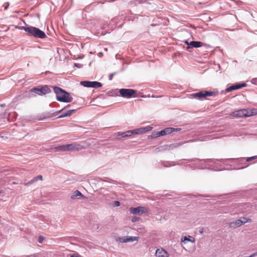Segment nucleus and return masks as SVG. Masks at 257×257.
I'll list each match as a JSON object with an SVG mask.
<instances>
[{
  "instance_id": "f257e3e1",
  "label": "nucleus",
  "mask_w": 257,
  "mask_h": 257,
  "mask_svg": "<svg viewBox=\"0 0 257 257\" xmlns=\"http://www.w3.org/2000/svg\"><path fill=\"white\" fill-rule=\"evenodd\" d=\"M53 89L58 101L63 102H70L73 100V98L70 94L62 88L54 86Z\"/></svg>"
},
{
  "instance_id": "f03ea898",
  "label": "nucleus",
  "mask_w": 257,
  "mask_h": 257,
  "mask_svg": "<svg viewBox=\"0 0 257 257\" xmlns=\"http://www.w3.org/2000/svg\"><path fill=\"white\" fill-rule=\"evenodd\" d=\"M257 114V109L255 108L238 110L232 113V115L238 117H248Z\"/></svg>"
},
{
  "instance_id": "7ed1b4c3",
  "label": "nucleus",
  "mask_w": 257,
  "mask_h": 257,
  "mask_svg": "<svg viewBox=\"0 0 257 257\" xmlns=\"http://www.w3.org/2000/svg\"><path fill=\"white\" fill-rule=\"evenodd\" d=\"M27 34L30 36L40 39H43L46 37L45 33L43 31L32 26H29Z\"/></svg>"
},
{
  "instance_id": "20e7f679",
  "label": "nucleus",
  "mask_w": 257,
  "mask_h": 257,
  "mask_svg": "<svg viewBox=\"0 0 257 257\" xmlns=\"http://www.w3.org/2000/svg\"><path fill=\"white\" fill-rule=\"evenodd\" d=\"M119 92L121 97L130 98L136 96L137 91L133 89L122 88L119 89Z\"/></svg>"
},
{
  "instance_id": "39448f33",
  "label": "nucleus",
  "mask_w": 257,
  "mask_h": 257,
  "mask_svg": "<svg viewBox=\"0 0 257 257\" xmlns=\"http://www.w3.org/2000/svg\"><path fill=\"white\" fill-rule=\"evenodd\" d=\"M31 92H35L39 95H45L51 92V90L47 85H44L41 87L33 88L30 90Z\"/></svg>"
},
{
  "instance_id": "423d86ee",
  "label": "nucleus",
  "mask_w": 257,
  "mask_h": 257,
  "mask_svg": "<svg viewBox=\"0 0 257 257\" xmlns=\"http://www.w3.org/2000/svg\"><path fill=\"white\" fill-rule=\"evenodd\" d=\"M218 94V91H201L193 94L195 97H198L199 99L205 98L207 96H215Z\"/></svg>"
},
{
  "instance_id": "0eeeda50",
  "label": "nucleus",
  "mask_w": 257,
  "mask_h": 257,
  "mask_svg": "<svg viewBox=\"0 0 257 257\" xmlns=\"http://www.w3.org/2000/svg\"><path fill=\"white\" fill-rule=\"evenodd\" d=\"M85 147L80 144L73 143L65 145L64 151H80Z\"/></svg>"
},
{
  "instance_id": "6e6552de",
  "label": "nucleus",
  "mask_w": 257,
  "mask_h": 257,
  "mask_svg": "<svg viewBox=\"0 0 257 257\" xmlns=\"http://www.w3.org/2000/svg\"><path fill=\"white\" fill-rule=\"evenodd\" d=\"M130 212L133 214L141 215L144 213H148L149 209L146 207L139 206L137 207H131Z\"/></svg>"
},
{
  "instance_id": "1a4fd4ad",
  "label": "nucleus",
  "mask_w": 257,
  "mask_h": 257,
  "mask_svg": "<svg viewBox=\"0 0 257 257\" xmlns=\"http://www.w3.org/2000/svg\"><path fill=\"white\" fill-rule=\"evenodd\" d=\"M80 84L86 87L99 88L102 86V84L97 81H82Z\"/></svg>"
},
{
  "instance_id": "9d476101",
  "label": "nucleus",
  "mask_w": 257,
  "mask_h": 257,
  "mask_svg": "<svg viewBox=\"0 0 257 257\" xmlns=\"http://www.w3.org/2000/svg\"><path fill=\"white\" fill-rule=\"evenodd\" d=\"M185 43L188 46L187 47V50H188L190 47L199 48L205 45L204 43L199 41H191L189 43L188 41H186Z\"/></svg>"
},
{
  "instance_id": "9b49d317",
  "label": "nucleus",
  "mask_w": 257,
  "mask_h": 257,
  "mask_svg": "<svg viewBox=\"0 0 257 257\" xmlns=\"http://www.w3.org/2000/svg\"><path fill=\"white\" fill-rule=\"evenodd\" d=\"M139 238L138 237H130L124 236L121 237H118L116 239V241L120 243L127 242L130 241H134L138 240Z\"/></svg>"
},
{
  "instance_id": "f8f14e48",
  "label": "nucleus",
  "mask_w": 257,
  "mask_h": 257,
  "mask_svg": "<svg viewBox=\"0 0 257 257\" xmlns=\"http://www.w3.org/2000/svg\"><path fill=\"white\" fill-rule=\"evenodd\" d=\"M246 86V84L245 83L235 84L232 85L227 87L225 89V91H226V92H230V91L234 90H237L238 89H240L242 87H245Z\"/></svg>"
},
{
  "instance_id": "ddd939ff",
  "label": "nucleus",
  "mask_w": 257,
  "mask_h": 257,
  "mask_svg": "<svg viewBox=\"0 0 257 257\" xmlns=\"http://www.w3.org/2000/svg\"><path fill=\"white\" fill-rule=\"evenodd\" d=\"M156 257H169V253L163 248H158L155 253Z\"/></svg>"
},
{
  "instance_id": "4468645a",
  "label": "nucleus",
  "mask_w": 257,
  "mask_h": 257,
  "mask_svg": "<svg viewBox=\"0 0 257 257\" xmlns=\"http://www.w3.org/2000/svg\"><path fill=\"white\" fill-rule=\"evenodd\" d=\"M174 132H175L174 128L167 127V128H166L164 130L159 132L158 133V135L159 136H165L166 135L170 134Z\"/></svg>"
},
{
  "instance_id": "2eb2a0df",
  "label": "nucleus",
  "mask_w": 257,
  "mask_h": 257,
  "mask_svg": "<svg viewBox=\"0 0 257 257\" xmlns=\"http://www.w3.org/2000/svg\"><path fill=\"white\" fill-rule=\"evenodd\" d=\"M242 225V221H241L240 219H237L234 221L231 222L229 224V226L232 228H236L239 227Z\"/></svg>"
},
{
  "instance_id": "dca6fc26",
  "label": "nucleus",
  "mask_w": 257,
  "mask_h": 257,
  "mask_svg": "<svg viewBox=\"0 0 257 257\" xmlns=\"http://www.w3.org/2000/svg\"><path fill=\"white\" fill-rule=\"evenodd\" d=\"M132 135V132L130 131H127L126 132L120 133L118 132L117 134V137H121V138H124L126 137H130Z\"/></svg>"
},
{
  "instance_id": "f3484780",
  "label": "nucleus",
  "mask_w": 257,
  "mask_h": 257,
  "mask_svg": "<svg viewBox=\"0 0 257 257\" xmlns=\"http://www.w3.org/2000/svg\"><path fill=\"white\" fill-rule=\"evenodd\" d=\"M186 241H190L193 243L195 242L194 238L190 235H188V236H185L182 238V242L185 243Z\"/></svg>"
},
{
  "instance_id": "a211bd4d",
  "label": "nucleus",
  "mask_w": 257,
  "mask_h": 257,
  "mask_svg": "<svg viewBox=\"0 0 257 257\" xmlns=\"http://www.w3.org/2000/svg\"><path fill=\"white\" fill-rule=\"evenodd\" d=\"M38 180H43V177L42 175H38V176L34 177L31 181H30V182H29L27 183H25V184L26 185H29L32 184L33 183L37 181Z\"/></svg>"
},
{
  "instance_id": "6ab92c4d",
  "label": "nucleus",
  "mask_w": 257,
  "mask_h": 257,
  "mask_svg": "<svg viewBox=\"0 0 257 257\" xmlns=\"http://www.w3.org/2000/svg\"><path fill=\"white\" fill-rule=\"evenodd\" d=\"M78 196H81L83 198H85V197L82 194V193L78 190L75 191L71 195V198L72 199H75Z\"/></svg>"
},
{
  "instance_id": "aec40b11",
  "label": "nucleus",
  "mask_w": 257,
  "mask_h": 257,
  "mask_svg": "<svg viewBox=\"0 0 257 257\" xmlns=\"http://www.w3.org/2000/svg\"><path fill=\"white\" fill-rule=\"evenodd\" d=\"M76 111L75 109H72L68 110L66 112L62 113L59 117H64L66 116H70L73 112H75Z\"/></svg>"
},
{
  "instance_id": "412c9836",
  "label": "nucleus",
  "mask_w": 257,
  "mask_h": 257,
  "mask_svg": "<svg viewBox=\"0 0 257 257\" xmlns=\"http://www.w3.org/2000/svg\"><path fill=\"white\" fill-rule=\"evenodd\" d=\"M240 220L241 221H242V224L247 222H251L252 221V220L248 217H241Z\"/></svg>"
},
{
  "instance_id": "4be33fe9",
  "label": "nucleus",
  "mask_w": 257,
  "mask_h": 257,
  "mask_svg": "<svg viewBox=\"0 0 257 257\" xmlns=\"http://www.w3.org/2000/svg\"><path fill=\"white\" fill-rule=\"evenodd\" d=\"M16 28L21 30H24L28 33V30H29V26L24 27V26H16Z\"/></svg>"
},
{
  "instance_id": "5701e85b",
  "label": "nucleus",
  "mask_w": 257,
  "mask_h": 257,
  "mask_svg": "<svg viewBox=\"0 0 257 257\" xmlns=\"http://www.w3.org/2000/svg\"><path fill=\"white\" fill-rule=\"evenodd\" d=\"M132 132V135L133 134H139L140 133H142L143 131L141 130V128L140 129H136L134 130H131L130 131Z\"/></svg>"
},
{
  "instance_id": "b1692460",
  "label": "nucleus",
  "mask_w": 257,
  "mask_h": 257,
  "mask_svg": "<svg viewBox=\"0 0 257 257\" xmlns=\"http://www.w3.org/2000/svg\"><path fill=\"white\" fill-rule=\"evenodd\" d=\"M56 150H62L64 151L65 150V145L60 146L56 148Z\"/></svg>"
},
{
  "instance_id": "393cba45",
  "label": "nucleus",
  "mask_w": 257,
  "mask_h": 257,
  "mask_svg": "<svg viewBox=\"0 0 257 257\" xmlns=\"http://www.w3.org/2000/svg\"><path fill=\"white\" fill-rule=\"evenodd\" d=\"M256 158H257V156H253L251 157H249L246 159V161L247 162H249V161H252V160L256 159Z\"/></svg>"
},
{
  "instance_id": "a878e982",
  "label": "nucleus",
  "mask_w": 257,
  "mask_h": 257,
  "mask_svg": "<svg viewBox=\"0 0 257 257\" xmlns=\"http://www.w3.org/2000/svg\"><path fill=\"white\" fill-rule=\"evenodd\" d=\"M139 220V217H137V216H134L132 218V222H136V221H138Z\"/></svg>"
},
{
  "instance_id": "bb28decb",
  "label": "nucleus",
  "mask_w": 257,
  "mask_h": 257,
  "mask_svg": "<svg viewBox=\"0 0 257 257\" xmlns=\"http://www.w3.org/2000/svg\"><path fill=\"white\" fill-rule=\"evenodd\" d=\"M44 239H45L44 237H43L42 236H40L39 237V239H38L39 242L42 243L43 242V241L44 240Z\"/></svg>"
},
{
  "instance_id": "cd10ccee",
  "label": "nucleus",
  "mask_w": 257,
  "mask_h": 257,
  "mask_svg": "<svg viewBox=\"0 0 257 257\" xmlns=\"http://www.w3.org/2000/svg\"><path fill=\"white\" fill-rule=\"evenodd\" d=\"M70 257H80V255L77 252L70 255Z\"/></svg>"
},
{
  "instance_id": "c85d7f7f",
  "label": "nucleus",
  "mask_w": 257,
  "mask_h": 257,
  "mask_svg": "<svg viewBox=\"0 0 257 257\" xmlns=\"http://www.w3.org/2000/svg\"><path fill=\"white\" fill-rule=\"evenodd\" d=\"M251 82L253 84H257V78L253 79Z\"/></svg>"
},
{
  "instance_id": "c756f323",
  "label": "nucleus",
  "mask_w": 257,
  "mask_h": 257,
  "mask_svg": "<svg viewBox=\"0 0 257 257\" xmlns=\"http://www.w3.org/2000/svg\"><path fill=\"white\" fill-rule=\"evenodd\" d=\"M114 203H115V206H119L120 205V203L119 201H116L114 202Z\"/></svg>"
},
{
  "instance_id": "7c9ffc66",
  "label": "nucleus",
  "mask_w": 257,
  "mask_h": 257,
  "mask_svg": "<svg viewBox=\"0 0 257 257\" xmlns=\"http://www.w3.org/2000/svg\"><path fill=\"white\" fill-rule=\"evenodd\" d=\"M174 130H175V132H176V131H180L181 130V128H174Z\"/></svg>"
},
{
  "instance_id": "2f4dec72",
  "label": "nucleus",
  "mask_w": 257,
  "mask_h": 257,
  "mask_svg": "<svg viewBox=\"0 0 257 257\" xmlns=\"http://www.w3.org/2000/svg\"><path fill=\"white\" fill-rule=\"evenodd\" d=\"M3 193V191L2 190H0V194Z\"/></svg>"
},
{
  "instance_id": "473e14b6",
  "label": "nucleus",
  "mask_w": 257,
  "mask_h": 257,
  "mask_svg": "<svg viewBox=\"0 0 257 257\" xmlns=\"http://www.w3.org/2000/svg\"><path fill=\"white\" fill-rule=\"evenodd\" d=\"M200 233H202L203 232V229H202L200 230Z\"/></svg>"
},
{
  "instance_id": "72a5a7b5",
  "label": "nucleus",
  "mask_w": 257,
  "mask_h": 257,
  "mask_svg": "<svg viewBox=\"0 0 257 257\" xmlns=\"http://www.w3.org/2000/svg\"><path fill=\"white\" fill-rule=\"evenodd\" d=\"M13 184H17V183L14 182H13Z\"/></svg>"
},
{
  "instance_id": "f704fd0d",
  "label": "nucleus",
  "mask_w": 257,
  "mask_h": 257,
  "mask_svg": "<svg viewBox=\"0 0 257 257\" xmlns=\"http://www.w3.org/2000/svg\"><path fill=\"white\" fill-rule=\"evenodd\" d=\"M112 79V76H110V79Z\"/></svg>"
}]
</instances>
